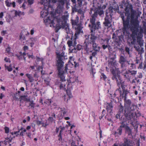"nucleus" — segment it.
<instances>
[{
    "label": "nucleus",
    "mask_w": 146,
    "mask_h": 146,
    "mask_svg": "<svg viewBox=\"0 0 146 146\" xmlns=\"http://www.w3.org/2000/svg\"><path fill=\"white\" fill-rule=\"evenodd\" d=\"M67 18L68 16L65 15L62 16L61 17L58 16L56 18L57 23L55 28L56 32H57L61 28L64 29L65 31L67 33L66 38H68L71 37L70 40H68L67 42L68 46L69 47L72 46H75L77 44L76 40L78 38V35L81 32L82 29L80 26H78L77 28H75V32L73 39V33L69 28L66 23Z\"/></svg>",
    "instance_id": "1"
},
{
    "label": "nucleus",
    "mask_w": 146,
    "mask_h": 146,
    "mask_svg": "<svg viewBox=\"0 0 146 146\" xmlns=\"http://www.w3.org/2000/svg\"><path fill=\"white\" fill-rule=\"evenodd\" d=\"M96 17L95 15L90 19V23L88 25V27L90 30V34L88 36L85 40L84 43L86 44V48H87L89 46L92 45L93 49L95 51H98L100 50V47L95 42L96 40L97 39V36L95 35L96 31L101 29L100 23L97 21L95 23V18Z\"/></svg>",
    "instance_id": "2"
},
{
    "label": "nucleus",
    "mask_w": 146,
    "mask_h": 146,
    "mask_svg": "<svg viewBox=\"0 0 146 146\" xmlns=\"http://www.w3.org/2000/svg\"><path fill=\"white\" fill-rule=\"evenodd\" d=\"M65 53L64 51L62 52H56V66L57 67V70L58 72V76L60 78V80L62 82L65 81V77L64 76L66 73L67 72V70L70 69V67L71 65L73 67L74 66L75 68L79 66V63L75 61H74V64L72 63H69L68 64H66L65 67L63 68L64 62L63 59H65L66 56L64 55Z\"/></svg>",
    "instance_id": "3"
},
{
    "label": "nucleus",
    "mask_w": 146,
    "mask_h": 146,
    "mask_svg": "<svg viewBox=\"0 0 146 146\" xmlns=\"http://www.w3.org/2000/svg\"><path fill=\"white\" fill-rule=\"evenodd\" d=\"M137 17L135 19H131L130 23L132 26V33L129 38L130 39L131 43L132 44L134 45L136 42V37L137 34V30L139 26V21Z\"/></svg>",
    "instance_id": "4"
},
{
    "label": "nucleus",
    "mask_w": 146,
    "mask_h": 146,
    "mask_svg": "<svg viewBox=\"0 0 146 146\" xmlns=\"http://www.w3.org/2000/svg\"><path fill=\"white\" fill-rule=\"evenodd\" d=\"M117 84L119 87L116 90V92L118 91L120 93V96L121 98H123V97H125L126 98V96H127V94L129 93L128 90H125V87L124 85V82L122 80L121 78L118 80L116 81Z\"/></svg>",
    "instance_id": "5"
},
{
    "label": "nucleus",
    "mask_w": 146,
    "mask_h": 146,
    "mask_svg": "<svg viewBox=\"0 0 146 146\" xmlns=\"http://www.w3.org/2000/svg\"><path fill=\"white\" fill-rule=\"evenodd\" d=\"M48 11L47 10L45 13L44 12L41 11V16L42 18H44V23L47 26L49 25L50 27H51L52 25H53L55 24L54 21L55 18L54 17V15H52L50 18V17H47V18L45 19V16L46 17L48 15Z\"/></svg>",
    "instance_id": "6"
},
{
    "label": "nucleus",
    "mask_w": 146,
    "mask_h": 146,
    "mask_svg": "<svg viewBox=\"0 0 146 146\" xmlns=\"http://www.w3.org/2000/svg\"><path fill=\"white\" fill-rule=\"evenodd\" d=\"M137 106L134 105H132L130 108H126L124 113L125 117L129 120H130L135 117L134 112L133 111L135 109Z\"/></svg>",
    "instance_id": "7"
},
{
    "label": "nucleus",
    "mask_w": 146,
    "mask_h": 146,
    "mask_svg": "<svg viewBox=\"0 0 146 146\" xmlns=\"http://www.w3.org/2000/svg\"><path fill=\"white\" fill-rule=\"evenodd\" d=\"M106 7V5H104L102 7L101 6H99L96 7L93 10L94 13L91 15L90 19H91L93 15H95L96 16V17L95 18V23H96V19L97 18L98 15H99L100 16H101L103 14H104V11L103 10L105 9Z\"/></svg>",
    "instance_id": "8"
},
{
    "label": "nucleus",
    "mask_w": 146,
    "mask_h": 146,
    "mask_svg": "<svg viewBox=\"0 0 146 146\" xmlns=\"http://www.w3.org/2000/svg\"><path fill=\"white\" fill-rule=\"evenodd\" d=\"M123 28H122L123 33H127L129 28L130 26V16L127 17L125 20V19L123 21Z\"/></svg>",
    "instance_id": "9"
},
{
    "label": "nucleus",
    "mask_w": 146,
    "mask_h": 146,
    "mask_svg": "<svg viewBox=\"0 0 146 146\" xmlns=\"http://www.w3.org/2000/svg\"><path fill=\"white\" fill-rule=\"evenodd\" d=\"M112 17L106 16L103 24L105 27L108 28L111 27L112 26Z\"/></svg>",
    "instance_id": "10"
},
{
    "label": "nucleus",
    "mask_w": 146,
    "mask_h": 146,
    "mask_svg": "<svg viewBox=\"0 0 146 146\" xmlns=\"http://www.w3.org/2000/svg\"><path fill=\"white\" fill-rule=\"evenodd\" d=\"M126 57L121 56L119 59V62L121 64V68H125L126 63H128Z\"/></svg>",
    "instance_id": "11"
},
{
    "label": "nucleus",
    "mask_w": 146,
    "mask_h": 146,
    "mask_svg": "<svg viewBox=\"0 0 146 146\" xmlns=\"http://www.w3.org/2000/svg\"><path fill=\"white\" fill-rule=\"evenodd\" d=\"M121 69V74L124 76V77L129 80L131 77L130 74H129V70L128 71L126 70V67Z\"/></svg>",
    "instance_id": "12"
},
{
    "label": "nucleus",
    "mask_w": 146,
    "mask_h": 146,
    "mask_svg": "<svg viewBox=\"0 0 146 146\" xmlns=\"http://www.w3.org/2000/svg\"><path fill=\"white\" fill-rule=\"evenodd\" d=\"M13 138L7 137L5 138V140L4 142L0 141V146H5V145L8 144H9V146L11 145L10 143L11 142Z\"/></svg>",
    "instance_id": "13"
},
{
    "label": "nucleus",
    "mask_w": 146,
    "mask_h": 146,
    "mask_svg": "<svg viewBox=\"0 0 146 146\" xmlns=\"http://www.w3.org/2000/svg\"><path fill=\"white\" fill-rule=\"evenodd\" d=\"M112 70H111V73L113 74V76L112 77V78L113 80H115L116 81L118 80H119V79H121V77L120 75L117 74L116 72V70L114 69L113 68H112Z\"/></svg>",
    "instance_id": "14"
},
{
    "label": "nucleus",
    "mask_w": 146,
    "mask_h": 146,
    "mask_svg": "<svg viewBox=\"0 0 146 146\" xmlns=\"http://www.w3.org/2000/svg\"><path fill=\"white\" fill-rule=\"evenodd\" d=\"M113 11V8L111 6L106 10V16L112 17Z\"/></svg>",
    "instance_id": "15"
},
{
    "label": "nucleus",
    "mask_w": 146,
    "mask_h": 146,
    "mask_svg": "<svg viewBox=\"0 0 146 146\" xmlns=\"http://www.w3.org/2000/svg\"><path fill=\"white\" fill-rule=\"evenodd\" d=\"M66 1L67 0H57V2L59 3L57 7V9L62 10Z\"/></svg>",
    "instance_id": "16"
},
{
    "label": "nucleus",
    "mask_w": 146,
    "mask_h": 146,
    "mask_svg": "<svg viewBox=\"0 0 146 146\" xmlns=\"http://www.w3.org/2000/svg\"><path fill=\"white\" fill-rule=\"evenodd\" d=\"M106 110L110 114L112 113V109L113 106L112 105V102L111 101L110 103H108L106 104Z\"/></svg>",
    "instance_id": "17"
},
{
    "label": "nucleus",
    "mask_w": 146,
    "mask_h": 146,
    "mask_svg": "<svg viewBox=\"0 0 146 146\" xmlns=\"http://www.w3.org/2000/svg\"><path fill=\"white\" fill-rule=\"evenodd\" d=\"M114 58H111L110 61L109 63V66L111 68L115 67L116 63V61L114 60Z\"/></svg>",
    "instance_id": "18"
},
{
    "label": "nucleus",
    "mask_w": 146,
    "mask_h": 146,
    "mask_svg": "<svg viewBox=\"0 0 146 146\" xmlns=\"http://www.w3.org/2000/svg\"><path fill=\"white\" fill-rule=\"evenodd\" d=\"M26 53L25 52L22 53L21 52H20L19 54H16V55L18 59L19 60H22L23 58H24V59L25 60V56H26Z\"/></svg>",
    "instance_id": "19"
},
{
    "label": "nucleus",
    "mask_w": 146,
    "mask_h": 146,
    "mask_svg": "<svg viewBox=\"0 0 146 146\" xmlns=\"http://www.w3.org/2000/svg\"><path fill=\"white\" fill-rule=\"evenodd\" d=\"M5 3L6 6L7 7H10L12 6L14 8L15 7V2H13L11 3V1L9 0H7L5 1Z\"/></svg>",
    "instance_id": "20"
},
{
    "label": "nucleus",
    "mask_w": 146,
    "mask_h": 146,
    "mask_svg": "<svg viewBox=\"0 0 146 146\" xmlns=\"http://www.w3.org/2000/svg\"><path fill=\"white\" fill-rule=\"evenodd\" d=\"M132 141L129 139H126L124 140V143L121 145V146H131Z\"/></svg>",
    "instance_id": "21"
},
{
    "label": "nucleus",
    "mask_w": 146,
    "mask_h": 146,
    "mask_svg": "<svg viewBox=\"0 0 146 146\" xmlns=\"http://www.w3.org/2000/svg\"><path fill=\"white\" fill-rule=\"evenodd\" d=\"M122 131V129L119 127L117 131H114V133L115 136H119L121 135Z\"/></svg>",
    "instance_id": "22"
},
{
    "label": "nucleus",
    "mask_w": 146,
    "mask_h": 146,
    "mask_svg": "<svg viewBox=\"0 0 146 146\" xmlns=\"http://www.w3.org/2000/svg\"><path fill=\"white\" fill-rule=\"evenodd\" d=\"M64 127H61L60 130V131L59 134L58 135V140L59 141H61L62 140V132L63 130H64Z\"/></svg>",
    "instance_id": "23"
},
{
    "label": "nucleus",
    "mask_w": 146,
    "mask_h": 146,
    "mask_svg": "<svg viewBox=\"0 0 146 146\" xmlns=\"http://www.w3.org/2000/svg\"><path fill=\"white\" fill-rule=\"evenodd\" d=\"M19 99H20V102L22 100H23L24 101H30V100L28 98L27 96L24 95L21 96H20Z\"/></svg>",
    "instance_id": "24"
},
{
    "label": "nucleus",
    "mask_w": 146,
    "mask_h": 146,
    "mask_svg": "<svg viewBox=\"0 0 146 146\" xmlns=\"http://www.w3.org/2000/svg\"><path fill=\"white\" fill-rule=\"evenodd\" d=\"M136 13V11L133 10V9H132L131 10V15H130V18L131 19H135V15Z\"/></svg>",
    "instance_id": "25"
},
{
    "label": "nucleus",
    "mask_w": 146,
    "mask_h": 146,
    "mask_svg": "<svg viewBox=\"0 0 146 146\" xmlns=\"http://www.w3.org/2000/svg\"><path fill=\"white\" fill-rule=\"evenodd\" d=\"M125 130L129 135H132V131L129 127L128 126L127 127V128L125 129Z\"/></svg>",
    "instance_id": "26"
},
{
    "label": "nucleus",
    "mask_w": 146,
    "mask_h": 146,
    "mask_svg": "<svg viewBox=\"0 0 146 146\" xmlns=\"http://www.w3.org/2000/svg\"><path fill=\"white\" fill-rule=\"evenodd\" d=\"M26 76L29 79V81L30 82H33L34 81V79L32 76L31 74H27Z\"/></svg>",
    "instance_id": "27"
},
{
    "label": "nucleus",
    "mask_w": 146,
    "mask_h": 146,
    "mask_svg": "<svg viewBox=\"0 0 146 146\" xmlns=\"http://www.w3.org/2000/svg\"><path fill=\"white\" fill-rule=\"evenodd\" d=\"M44 9H45L46 11V10L48 11L47 10H46V9H48L50 6V5L48 1V2H46V3H44Z\"/></svg>",
    "instance_id": "28"
},
{
    "label": "nucleus",
    "mask_w": 146,
    "mask_h": 146,
    "mask_svg": "<svg viewBox=\"0 0 146 146\" xmlns=\"http://www.w3.org/2000/svg\"><path fill=\"white\" fill-rule=\"evenodd\" d=\"M127 97V96H126V98H125V97H123V98H124L125 104L128 106H129L131 104V100L129 99L127 100H126Z\"/></svg>",
    "instance_id": "29"
},
{
    "label": "nucleus",
    "mask_w": 146,
    "mask_h": 146,
    "mask_svg": "<svg viewBox=\"0 0 146 146\" xmlns=\"http://www.w3.org/2000/svg\"><path fill=\"white\" fill-rule=\"evenodd\" d=\"M82 48V46L80 44H78L76 47H74L72 49V51L73 52H76L75 51L76 50H80Z\"/></svg>",
    "instance_id": "30"
},
{
    "label": "nucleus",
    "mask_w": 146,
    "mask_h": 146,
    "mask_svg": "<svg viewBox=\"0 0 146 146\" xmlns=\"http://www.w3.org/2000/svg\"><path fill=\"white\" fill-rule=\"evenodd\" d=\"M133 9V7L132 5H125V11H129L130 10H131Z\"/></svg>",
    "instance_id": "31"
},
{
    "label": "nucleus",
    "mask_w": 146,
    "mask_h": 146,
    "mask_svg": "<svg viewBox=\"0 0 146 146\" xmlns=\"http://www.w3.org/2000/svg\"><path fill=\"white\" fill-rule=\"evenodd\" d=\"M78 17H76V19L75 20H72V24L73 25H76L78 24Z\"/></svg>",
    "instance_id": "32"
},
{
    "label": "nucleus",
    "mask_w": 146,
    "mask_h": 146,
    "mask_svg": "<svg viewBox=\"0 0 146 146\" xmlns=\"http://www.w3.org/2000/svg\"><path fill=\"white\" fill-rule=\"evenodd\" d=\"M121 125L119 126V127H120L121 128H125V129L126 128H127V127L128 126H127L126 124L125 123V122L123 121L120 123Z\"/></svg>",
    "instance_id": "33"
},
{
    "label": "nucleus",
    "mask_w": 146,
    "mask_h": 146,
    "mask_svg": "<svg viewBox=\"0 0 146 146\" xmlns=\"http://www.w3.org/2000/svg\"><path fill=\"white\" fill-rule=\"evenodd\" d=\"M129 74H130L131 78L132 76H134L137 73V71L135 70H132L131 71L129 70Z\"/></svg>",
    "instance_id": "34"
},
{
    "label": "nucleus",
    "mask_w": 146,
    "mask_h": 146,
    "mask_svg": "<svg viewBox=\"0 0 146 146\" xmlns=\"http://www.w3.org/2000/svg\"><path fill=\"white\" fill-rule=\"evenodd\" d=\"M124 110L123 107L121 105V104H120V105L119 106V110L120 112H123Z\"/></svg>",
    "instance_id": "35"
},
{
    "label": "nucleus",
    "mask_w": 146,
    "mask_h": 146,
    "mask_svg": "<svg viewBox=\"0 0 146 146\" xmlns=\"http://www.w3.org/2000/svg\"><path fill=\"white\" fill-rule=\"evenodd\" d=\"M109 41L108 40H107L106 41V45L103 44L102 45V47L104 49H105L106 48H107L108 47V45H109Z\"/></svg>",
    "instance_id": "36"
},
{
    "label": "nucleus",
    "mask_w": 146,
    "mask_h": 146,
    "mask_svg": "<svg viewBox=\"0 0 146 146\" xmlns=\"http://www.w3.org/2000/svg\"><path fill=\"white\" fill-rule=\"evenodd\" d=\"M66 92L67 94V95L68 96L69 99L72 97V95L70 90H67Z\"/></svg>",
    "instance_id": "37"
},
{
    "label": "nucleus",
    "mask_w": 146,
    "mask_h": 146,
    "mask_svg": "<svg viewBox=\"0 0 146 146\" xmlns=\"http://www.w3.org/2000/svg\"><path fill=\"white\" fill-rule=\"evenodd\" d=\"M105 113L106 111L104 109L102 111L101 115L99 117V119H101L102 118V117L105 115Z\"/></svg>",
    "instance_id": "38"
},
{
    "label": "nucleus",
    "mask_w": 146,
    "mask_h": 146,
    "mask_svg": "<svg viewBox=\"0 0 146 146\" xmlns=\"http://www.w3.org/2000/svg\"><path fill=\"white\" fill-rule=\"evenodd\" d=\"M143 29L144 30L145 33H146V22L145 21H143Z\"/></svg>",
    "instance_id": "39"
},
{
    "label": "nucleus",
    "mask_w": 146,
    "mask_h": 146,
    "mask_svg": "<svg viewBox=\"0 0 146 146\" xmlns=\"http://www.w3.org/2000/svg\"><path fill=\"white\" fill-rule=\"evenodd\" d=\"M60 110H61V111H63L62 113L63 115H64L67 112V111L65 108H61Z\"/></svg>",
    "instance_id": "40"
},
{
    "label": "nucleus",
    "mask_w": 146,
    "mask_h": 146,
    "mask_svg": "<svg viewBox=\"0 0 146 146\" xmlns=\"http://www.w3.org/2000/svg\"><path fill=\"white\" fill-rule=\"evenodd\" d=\"M35 104L33 101H31L29 103V106H31V108H34L35 107Z\"/></svg>",
    "instance_id": "41"
},
{
    "label": "nucleus",
    "mask_w": 146,
    "mask_h": 146,
    "mask_svg": "<svg viewBox=\"0 0 146 146\" xmlns=\"http://www.w3.org/2000/svg\"><path fill=\"white\" fill-rule=\"evenodd\" d=\"M134 115L136 116V117H140L141 115V113L140 112L138 111H137V112L134 113Z\"/></svg>",
    "instance_id": "42"
},
{
    "label": "nucleus",
    "mask_w": 146,
    "mask_h": 146,
    "mask_svg": "<svg viewBox=\"0 0 146 146\" xmlns=\"http://www.w3.org/2000/svg\"><path fill=\"white\" fill-rule=\"evenodd\" d=\"M5 68L7 69L9 72L12 71L13 69L12 68H9L8 66H7L5 64L4 65Z\"/></svg>",
    "instance_id": "43"
},
{
    "label": "nucleus",
    "mask_w": 146,
    "mask_h": 146,
    "mask_svg": "<svg viewBox=\"0 0 146 146\" xmlns=\"http://www.w3.org/2000/svg\"><path fill=\"white\" fill-rule=\"evenodd\" d=\"M5 133H8L9 131V128L7 127H5L4 128Z\"/></svg>",
    "instance_id": "44"
},
{
    "label": "nucleus",
    "mask_w": 146,
    "mask_h": 146,
    "mask_svg": "<svg viewBox=\"0 0 146 146\" xmlns=\"http://www.w3.org/2000/svg\"><path fill=\"white\" fill-rule=\"evenodd\" d=\"M120 16L122 20L123 21L125 19V16L123 12L121 13Z\"/></svg>",
    "instance_id": "45"
},
{
    "label": "nucleus",
    "mask_w": 146,
    "mask_h": 146,
    "mask_svg": "<svg viewBox=\"0 0 146 146\" xmlns=\"http://www.w3.org/2000/svg\"><path fill=\"white\" fill-rule=\"evenodd\" d=\"M21 13V12L19 11H15V15L16 16H19Z\"/></svg>",
    "instance_id": "46"
},
{
    "label": "nucleus",
    "mask_w": 146,
    "mask_h": 146,
    "mask_svg": "<svg viewBox=\"0 0 146 146\" xmlns=\"http://www.w3.org/2000/svg\"><path fill=\"white\" fill-rule=\"evenodd\" d=\"M19 131H17L14 132L13 133V132L11 133V134L12 135L13 134L16 135V136H18L19 135Z\"/></svg>",
    "instance_id": "47"
},
{
    "label": "nucleus",
    "mask_w": 146,
    "mask_h": 146,
    "mask_svg": "<svg viewBox=\"0 0 146 146\" xmlns=\"http://www.w3.org/2000/svg\"><path fill=\"white\" fill-rule=\"evenodd\" d=\"M125 51L126 52H127L128 54H129V51H130V49L127 46H126L125 47Z\"/></svg>",
    "instance_id": "48"
},
{
    "label": "nucleus",
    "mask_w": 146,
    "mask_h": 146,
    "mask_svg": "<svg viewBox=\"0 0 146 146\" xmlns=\"http://www.w3.org/2000/svg\"><path fill=\"white\" fill-rule=\"evenodd\" d=\"M101 75L102 76V78H103L104 80H105L107 78L106 75L104 74V73H102L101 74Z\"/></svg>",
    "instance_id": "49"
},
{
    "label": "nucleus",
    "mask_w": 146,
    "mask_h": 146,
    "mask_svg": "<svg viewBox=\"0 0 146 146\" xmlns=\"http://www.w3.org/2000/svg\"><path fill=\"white\" fill-rule=\"evenodd\" d=\"M71 146H77L75 143V141H72L71 143ZM81 146H83L82 145H81Z\"/></svg>",
    "instance_id": "50"
},
{
    "label": "nucleus",
    "mask_w": 146,
    "mask_h": 146,
    "mask_svg": "<svg viewBox=\"0 0 146 146\" xmlns=\"http://www.w3.org/2000/svg\"><path fill=\"white\" fill-rule=\"evenodd\" d=\"M5 61L7 62H9L10 63L11 62V61L10 60V59L9 58H7V57H6L4 59Z\"/></svg>",
    "instance_id": "51"
},
{
    "label": "nucleus",
    "mask_w": 146,
    "mask_h": 146,
    "mask_svg": "<svg viewBox=\"0 0 146 146\" xmlns=\"http://www.w3.org/2000/svg\"><path fill=\"white\" fill-rule=\"evenodd\" d=\"M6 52L8 54H9L10 53V48L9 47L7 48L6 50Z\"/></svg>",
    "instance_id": "52"
},
{
    "label": "nucleus",
    "mask_w": 146,
    "mask_h": 146,
    "mask_svg": "<svg viewBox=\"0 0 146 146\" xmlns=\"http://www.w3.org/2000/svg\"><path fill=\"white\" fill-rule=\"evenodd\" d=\"M26 134L27 136L29 137V138H31V134L30 132H26Z\"/></svg>",
    "instance_id": "53"
},
{
    "label": "nucleus",
    "mask_w": 146,
    "mask_h": 146,
    "mask_svg": "<svg viewBox=\"0 0 146 146\" xmlns=\"http://www.w3.org/2000/svg\"><path fill=\"white\" fill-rule=\"evenodd\" d=\"M48 1L50 3H56L57 1V0H48Z\"/></svg>",
    "instance_id": "54"
},
{
    "label": "nucleus",
    "mask_w": 146,
    "mask_h": 146,
    "mask_svg": "<svg viewBox=\"0 0 146 146\" xmlns=\"http://www.w3.org/2000/svg\"><path fill=\"white\" fill-rule=\"evenodd\" d=\"M142 62V61L141 59H140V60L137 59L136 60V64H139L140 63H141V62Z\"/></svg>",
    "instance_id": "55"
},
{
    "label": "nucleus",
    "mask_w": 146,
    "mask_h": 146,
    "mask_svg": "<svg viewBox=\"0 0 146 146\" xmlns=\"http://www.w3.org/2000/svg\"><path fill=\"white\" fill-rule=\"evenodd\" d=\"M6 34H7L6 31H3L1 32V34L2 36Z\"/></svg>",
    "instance_id": "56"
},
{
    "label": "nucleus",
    "mask_w": 146,
    "mask_h": 146,
    "mask_svg": "<svg viewBox=\"0 0 146 146\" xmlns=\"http://www.w3.org/2000/svg\"><path fill=\"white\" fill-rule=\"evenodd\" d=\"M125 15L127 16H130V13H129V11H125Z\"/></svg>",
    "instance_id": "57"
},
{
    "label": "nucleus",
    "mask_w": 146,
    "mask_h": 146,
    "mask_svg": "<svg viewBox=\"0 0 146 146\" xmlns=\"http://www.w3.org/2000/svg\"><path fill=\"white\" fill-rule=\"evenodd\" d=\"M42 121L39 120H37L36 121V124L38 125H41L42 123Z\"/></svg>",
    "instance_id": "58"
},
{
    "label": "nucleus",
    "mask_w": 146,
    "mask_h": 146,
    "mask_svg": "<svg viewBox=\"0 0 146 146\" xmlns=\"http://www.w3.org/2000/svg\"><path fill=\"white\" fill-rule=\"evenodd\" d=\"M34 2L33 0H28V2L29 4L31 5Z\"/></svg>",
    "instance_id": "59"
},
{
    "label": "nucleus",
    "mask_w": 146,
    "mask_h": 146,
    "mask_svg": "<svg viewBox=\"0 0 146 146\" xmlns=\"http://www.w3.org/2000/svg\"><path fill=\"white\" fill-rule=\"evenodd\" d=\"M119 10V6L117 5V7L116 8H113V10H114L115 11L117 12V11H118Z\"/></svg>",
    "instance_id": "60"
},
{
    "label": "nucleus",
    "mask_w": 146,
    "mask_h": 146,
    "mask_svg": "<svg viewBox=\"0 0 146 146\" xmlns=\"http://www.w3.org/2000/svg\"><path fill=\"white\" fill-rule=\"evenodd\" d=\"M23 49L25 52L26 50H28V47L27 46H24Z\"/></svg>",
    "instance_id": "61"
},
{
    "label": "nucleus",
    "mask_w": 146,
    "mask_h": 146,
    "mask_svg": "<svg viewBox=\"0 0 146 146\" xmlns=\"http://www.w3.org/2000/svg\"><path fill=\"white\" fill-rule=\"evenodd\" d=\"M65 85H64L63 84H61L60 86V89H63L64 88V86H65Z\"/></svg>",
    "instance_id": "62"
},
{
    "label": "nucleus",
    "mask_w": 146,
    "mask_h": 146,
    "mask_svg": "<svg viewBox=\"0 0 146 146\" xmlns=\"http://www.w3.org/2000/svg\"><path fill=\"white\" fill-rule=\"evenodd\" d=\"M108 48L109 52L112 51V48L111 47V46L109 44L108 45Z\"/></svg>",
    "instance_id": "63"
},
{
    "label": "nucleus",
    "mask_w": 146,
    "mask_h": 146,
    "mask_svg": "<svg viewBox=\"0 0 146 146\" xmlns=\"http://www.w3.org/2000/svg\"><path fill=\"white\" fill-rule=\"evenodd\" d=\"M48 119L51 121L52 122L54 121V119L52 117H50Z\"/></svg>",
    "instance_id": "64"
}]
</instances>
